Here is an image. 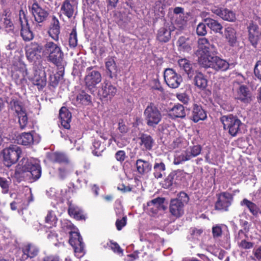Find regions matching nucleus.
I'll list each match as a JSON object with an SVG mask.
<instances>
[{
	"label": "nucleus",
	"mask_w": 261,
	"mask_h": 261,
	"mask_svg": "<svg viewBox=\"0 0 261 261\" xmlns=\"http://www.w3.org/2000/svg\"><path fill=\"white\" fill-rule=\"evenodd\" d=\"M198 57L213 56L218 54L215 46L205 38L198 39Z\"/></svg>",
	"instance_id": "nucleus-10"
},
{
	"label": "nucleus",
	"mask_w": 261,
	"mask_h": 261,
	"mask_svg": "<svg viewBox=\"0 0 261 261\" xmlns=\"http://www.w3.org/2000/svg\"><path fill=\"white\" fill-rule=\"evenodd\" d=\"M165 198L158 197L148 202L147 205L150 207V209L154 213H156L159 210H164L165 206L164 202Z\"/></svg>",
	"instance_id": "nucleus-29"
},
{
	"label": "nucleus",
	"mask_w": 261,
	"mask_h": 261,
	"mask_svg": "<svg viewBox=\"0 0 261 261\" xmlns=\"http://www.w3.org/2000/svg\"><path fill=\"white\" fill-rule=\"evenodd\" d=\"M106 67L108 70L110 76L112 77V74L116 72L117 67L114 59L110 58L107 59L106 62Z\"/></svg>",
	"instance_id": "nucleus-49"
},
{
	"label": "nucleus",
	"mask_w": 261,
	"mask_h": 261,
	"mask_svg": "<svg viewBox=\"0 0 261 261\" xmlns=\"http://www.w3.org/2000/svg\"><path fill=\"white\" fill-rule=\"evenodd\" d=\"M42 56L47 61L57 66L61 65L64 53L59 44L53 41H47L42 47Z\"/></svg>",
	"instance_id": "nucleus-2"
},
{
	"label": "nucleus",
	"mask_w": 261,
	"mask_h": 261,
	"mask_svg": "<svg viewBox=\"0 0 261 261\" xmlns=\"http://www.w3.org/2000/svg\"><path fill=\"white\" fill-rule=\"evenodd\" d=\"M188 200V195L185 192H180L177 198L172 199L170 201L169 210L171 214L176 217L181 216L184 212V203Z\"/></svg>",
	"instance_id": "nucleus-8"
},
{
	"label": "nucleus",
	"mask_w": 261,
	"mask_h": 261,
	"mask_svg": "<svg viewBox=\"0 0 261 261\" xmlns=\"http://www.w3.org/2000/svg\"><path fill=\"white\" fill-rule=\"evenodd\" d=\"M146 124L150 127H155L161 121L162 115L158 108L152 103L147 106L143 113Z\"/></svg>",
	"instance_id": "nucleus-6"
},
{
	"label": "nucleus",
	"mask_w": 261,
	"mask_h": 261,
	"mask_svg": "<svg viewBox=\"0 0 261 261\" xmlns=\"http://www.w3.org/2000/svg\"><path fill=\"white\" fill-rule=\"evenodd\" d=\"M249 231V227H245L243 229H240L235 235V241L237 244L243 240L248 238V232Z\"/></svg>",
	"instance_id": "nucleus-47"
},
{
	"label": "nucleus",
	"mask_w": 261,
	"mask_h": 261,
	"mask_svg": "<svg viewBox=\"0 0 261 261\" xmlns=\"http://www.w3.org/2000/svg\"><path fill=\"white\" fill-rule=\"evenodd\" d=\"M249 39L253 45L256 44L258 39V32L254 29L249 30Z\"/></svg>",
	"instance_id": "nucleus-55"
},
{
	"label": "nucleus",
	"mask_w": 261,
	"mask_h": 261,
	"mask_svg": "<svg viewBox=\"0 0 261 261\" xmlns=\"http://www.w3.org/2000/svg\"><path fill=\"white\" fill-rule=\"evenodd\" d=\"M199 64L204 68H211L215 71H226L229 69L230 64L219 57L204 56L198 57Z\"/></svg>",
	"instance_id": "nucleus-3"
},
{
	"label": "nucleus",
	"mask_w": 261,
	"mask_h": 261,
	"mask_svg": "<svg viewBox=\"0 0 261 261\" xmlns=\"http://www.w3.org/2000/svg\"><path fill=\"white\" fill-rule=\"evenodd\" d=\"M14 28L11 12L9 10H6L3 14H0V29H5L9 32L13 31Z\"/></svg>",
	"instance_id": "nucleus-19"
},
{
	"label": "nucleus",
	"mask_w": 261,
	"mask_h": 261,
	"mask_svg": "<svg viewBox=\"0 0 261 261\" xmlns=\"http://www.w3.org/2000/svg\"><path fill=\"white\" fill-rule=\"evenodd\" d=\"M28 74L24 64L19 63L12 72V77L17 85H21L26 82V76Z\"/></svg>",
	"instance_id": "nucleus-15"
},
{
	"label": "nucleus",
	"mask_w": 261,
	"mask_h": 261,
	"mask_svg": "<svg viewBox=\"0 0 261 261\" xmlns=\"http://www.w3.org/2000/svg\"><path fill=\"white\" fill-rule=\"evenodd\" d=\"M10 180H8L4 177H0V187L2 189V192L6 194L9 190Z\"/></svg>",
	"instance_id": "nucleus-53"
},
{
	"label": "nucleus",
	"mask_w": 261,
	"mask_h": 261,
	"mask_svg": "<svg viewBox=\"0 0 261 261\" xmlns=\"http://www.w3.org/2000/svg\"><path fill=\"white\" fill-rule=\"evenodd\" d=\"M220 120L225 130L234 137L240 132V126L242 124L241 120L237 117L232 115H224L221 117Z\"/></svg>",
	"instance_id": "nucleus-7"
},
{
	"label": "nucleus",
	"mask_w": 261,
	"mask_h": 261,
	"mask_svg": "<svg viewBox=\"0 0 261 261\" xmlns=\"http://www.w3.org/2000/svg\"><path fill=\"white\" fill-rule=\"evenodd\" d=\"M178 64L180 69L183 70L191 79L193 75L194 70L190 62L186 59H181L178 60Z\"/></svg>",
	"instance_id": "nucleus-35"
},
{
	"label": "nucleus",
	"mask_w": 261,
	"mask_h": 261,
	"mask_svg": "<svg viewBox=\"0 0 261 261\" xmlns=\"http://www.w3.org/2000/svg\"><path fill=\"white\" fill-rule=\"evenodd\" d=\"M138 172L140 174H145L149 172L152 168L150 163L142 159H138L136 162Z\"/></svg>",
	"instance_id": "nucleus-31"
},
{
	"label": "nucleus",
	"mask_w": 261,
	"mask_h": 261,
	"mask_svg": "<svg viewBox=\"0 0 261 261\" xmlns=\"http://www.w3.org/2000/svg\"><path fill=\"white\" fill-rule=\"evenodd\" d=\"M172 29L167 24L161 27L158 31L156 39L161 42H167L171 39Z\"/></svg>",
	"instance_id": "nucleus-21"
},
{
	"label": "nucleus",
	"mask_w": 261,
	"mask_h": 261,
	"mask_svg": "<svg viewBox=\"0 0 261 261\" xmlns=\"http://www.w3.org/2000/svg\"><path fill=\"white\" fill-rule=\"evenodd\" d=\"M18 144L22 145H30L34 142V137L32 133H23L16 137Z\"/></svg>",
	"instance_id": "nucleus-33"
},
{
	"label": "nucleus",
	"mask_w": 261,
	"mask_h": 261,
	"mask_svg": "<svg viewBox=\"0 0 261 261\" xmlns=\"http://www.w3.org/2000/svg\"><path fill=\"white\" fill-rule=\"evenodd\" d=\"M21 250L22 252L21 258L23 260L29 258L35 257L39 252V248L35 244L31 243L24 244L21 247Z\"/></svg>",
	"instance_id": "nucleus-18"
},
{
	"label": "nucleus",
	"mask_w": 261,
	"mask_h": 261,
	"mask_svg": "<svg viewBox=\"0 0 261 261\" xmlns=\"http://www.w3.org/2000/svg\"><path fill=\"white\" fill-rule=\"evenodd\" d=\"M92 152L95 156H99L101 155L102 152L105 150L106 147L101 141L95 139L92 143Z\"/></svg>",
	"instance_id": "nucleus-41"
},
{
	"label": "nucleus",
	"mask_w": 261,
	"mask_h": 261,
	"mask_svg": "<svg viewBox=\"0 0 261 261\" xmlns=\"http://www.w3.org/2000/svg\"><path fill=\"white\" fill-rule=\"evenodd\" d=\"M178 99L184 104L188 103L189 100V97L188 95L185 93L178 94L177 95Z\"/></svg>",
	"instance_id": "nucleus-63"
},
{
	"label": "nucleus",
	"mask_w": 261,
	"mask_h": 261,
	"mask_svg": "<svg viewBox=\"0 0 261 261\" xmlns=\"http://www.w3.org/2000/svg\"><path fill=\"white\" fill-rule=\"evenodd\" d=\"M241 205L245 206L249 212L256 218L258 216L259 213H261L259 207L255 203L246 198H244L241 201Z\"/></svg>",
	"instance_id": "nucleus-28"
},
{
	"label": "nucleus",
	"mask_w": 261,
	"mask_h": 261,
	"mask_svg": "<svg viewBox=\"0 0 261 261\" xmlns=\"http://www.w3.org/2000/svg\"><path fill=\"white\" fill-rule=\"evenodd\" d=\"M48 34L49 36L56 42L59 41L60 29H49Z\"/></svg>",
	"instance_id": "nucleus-58"
},
{
	"label": "nucleus",
	"mask_w": 261,
	"mask_h": 261,
	"mask_svg": "<svg viewBox=\"0 0 261 261\" xmlns=\"http://www.w3.org/2000/svg\"><path fill=\"white\" fill-rule=\"evenodd\" d=\"M237 245L240 248L242 249H250L253 247L254 243L246 241L245 239L242 241H240L237 244Z\"/></svg>",
	"instance_id": "nucleus-54"
},
{
	"label": "nucleus",
	"mask_w": 261,
	"mask_h": 261,
	"mask_svg": "<svg viewBox=\"0 0 261 261\" xmlns=\"http://www.w3.org/2000/svg\"><path fill=\"white\" fill-rule=\"evenodd\" d=\"M19 15V22L21 26L20 35L24 41H30L33 39L34 36L29 26L28 21L24 12L23 11H20Z\"/></svg>",
	"instance_id": "nucleus-14"
},
{
	"label": "nucleus",
	"mask_w": 261,
	"mask_h": 261,
	"mask_svg": "<svg viewBox=\"0 0 261 261\" xmlns=\"http://www.w3.org/2000/svg\"><path fill=\"white\" fill-rule=\"evenodd\" d=\"M224 35L230 46H234L237 42L236 32L231 27L225 29Z\"/></svg>",
	"instance_id": "nucleus-38"
},
{
	"label": "nucleus",
	"mask_w": 261,
	"mask_h": 261,
	"mask_svg": "<svg viewBox=\"0 0 261 261\" xmlns=\"http://www.w3.org/2000/svg\"><path fill=\"white\" fill-rule=\"evenodd\" d=\"M126 216L123 217L121 219H117L115 225L118 230H121L126 224Z\"/></svg>",
	"instance_id": "nucleus-59"
},
{
	"label": "nucleus",
	"mask_w": 261,
	"mask_h": 261,
	"mask_svg": "<svg viewBox=\"0 0 261 261\" xmlns=\"http://www.w3.org/2000/svg\"><path fill=\"white\" fill-rule=\"evenodd\" d=\"M30 9L35 20L38 23L43 22L47 19L48 16V12L42 8L36 2H34L30 7Z\"/></svg>",
	"instance_id": "nucleus-17"
},
{
	"label": "nucleus",
	"mask_w": 261,
	"mask_h": 261,
	"mask_svg": "<svg viewBox=\"0 0 261 261\" xmlns=\"http://www.w3.org/2000/svg\"><path fill=\"white\" fill-rule=\"evenodd\" d=\"M180 172L179 170H175L171 172L167 177L164 180V188H169L173 184L176 185L177 181V174L178 173Z\"/></svg>",
	"instance_id": "nucleus-40"
},
{
	"label": "nucleus",
	"mask_w": 261,
	"mask_h": 261,
	"mask_svg": "<svg viewBox=\"0 0 261 261\" xmlns=\"http://www.w3.org/2000/svg\"><path fill=\"white\" fill-rule=\"evenodd\" d=\"M204 21L207 27L214 32L222 34L223 27L218 21L211 18H206L204 19Z\"/></svg>",
	"instance_id": "nucleus-36"
},
{
	"label": "nucleus",
	"mask_w": 261,
	"mask_h": 261,
	"mask_svg": "<svg viewBox=\"0 0 261 261\" xmlns=\"http://www.w3.org/2000/svg\"><path fill=\"white\" fill-rule=\"evenodd\" d=\"M57 221V218L52 211H49L45 218V222L50 225H54Z\"/></svg>",
	"instance_id": "nucleus-51"
},
{
	"label": "nucleus",
	"mask_w": 261,
	"mask_h": 261,
	"mask_svg": "<svg viewBox=\"0 0 261 261\" xmlns=\"http://www.w3.org/2000/svg\"><path fill=\"white\" fill-rule=\"evenodd\" d=\"M73 102L76 106H88L92 103L91 96L84 90H80L73 100Z\"/></svg>",
	"instance_id": "nucleus-24"
},
{
	"label": "nucleus",
	"mask_w": 261,
	"mask_h": 261,
	"mask_svg": "<svg viewBox=\"0 0 261 261\" xmlns=\"http://www.w3.org/2000/svg\"><path fill=\"white\" fill-rule=\"evenodd\" d=\"M117 91L116 87L110 81L105 80L101 84L98 90V94L104 98L111 99L116 94Z\"/></svg>",
	"instance_id": "nucleus-12"
},
{
	"label": "nucleus",
	"mask_w": 261,
	"mask_h": 261,
	"mask_svg": "<svg viewBox=\"0 0 261 261\" xmlns=\"http://www.w3.org/2000/svg\"><path fill=\"white\" fill-rule=\"evenodd\" d=\"M115 156L117 161L120 162H123L126 158V153L123 150H119L116 152Z\"/></svg>",
	"instance_id": "nucleus-61"
},
{
	"label": "nucleus",
	"mask_w": 261,
	"mask_h": 261,
	"mask_svg": "<svg viewBox=\"0 0 261 261\" xmlns=\"http://www.w3.org/2000/svg\"><path fill=\"white\" fill-rule=\"evenodd\" d=\"M233 199L231 194L222 192L220 195L215 203V208L217 210L227 211Z\"/></svg>",
	"instance_id": "nucleus-16"
},
{
	"label": "nucleus",
	"mask_w": 261,
	"mask_h": 261,
	"mask_svg": "<svg viewBox=\"0 0 261 261\" xmlns=\"http://www.w3.org/2000/svg\"><path fill=\"white\" fill-rule=\"evenodd\" d=\"M166 167L163 162L155 163L154 165V176L156 178H161L165 175Z\"/></svg>",
	"instance_id": "nucleus-42"
},
{
	"label": "nucleus",
	"mask_w": 261,
	"mask_h": 261,
	"mask_svg": "<svg viewBox=\"0 0 261 261\" xmlns=\"http://www.w3.org/2000/svg\"><path fill=\"white\" fill-rule=\"evenodd\" d=\"M59 119L62 126L66 128L69 129L70 122L71 119V113L65 107H62L59 111Z\"/></svg>",
	"instance_id": "nucleus-23"
},
{
	"label": "nucleus",
	"mask_w": 261,
	"mask_h": 261,
	"mask_svg": "<svg viewBox=\"0 0 261 261\" xmlns=\"http://www.w3.org/2000/svg\"><path fill=\"white\" fill-rule=\"evenodd\" d=\"M227 229V227L224 224H216L212 227V234L214 238L221 237L223 231Z\"/></svg>",
	"instance_id": "nucleus-45"
},
{
	"label": "nucleus",
	"mask_w": 261,
	"mask_h": 261,
	"mask_svg": "<svg viewBox=\"0 0 261 261\" xmlns=\"http://www.w3.org/2000/svg\"><path fill=\"white\" fill-rule=\"evenodd\" d=\"M201 151V147L200 145H197L192 147L188 148L185 151L188 155L189 156L190 160L199 155Z\"/></svg>",
	"instance_id": "nucleus-48"
},
{
	"label": "nucleus",
	"mask_w": 261,
	"mask_h": 261,
	"mask_svg": "<svg viewBox=\"0 0 261 261\" xmlns=\"http://www.w3.org/2000/svg\"><path fill=\"white\" fill-rule=\"evenodd\" d=\"M164 78L166 84L173 89L178 88L182 81L181 76L172 68H167L164 70Z\"/></svg>",
	"instance_id": "nucleus-11"
},
{
	"label": "nucleus",
	"mask_w": 261,
	"mask_h": 261,
	"mask_svg": "<svg viewBox=\"0 0 261 261\" xmlns=\"http://www.w3.org/2000/svg\"><path fill=\"white\" fill-rule=\"evenodd\" d=\"M220 17L226 21L233 22L236 19V14L228 9H223Z\"/></svg>",
	"instance_id": "nucleus-44"
},
{
	"label": "nucleus",
	"mask_w": 261,
	"mask_h": 261,
	"mask_svg": "<svg viewBox=\"0 0 261 261\" xmlns=\"http://www.w3.org/2000/svg\"><path fill=\"white\" fill-rule=\"evenodd\" d=\"M255 257L259 261H261V246L257 249H254L253 251Z\"/></svg>",
	"instance_id": "nucleus-64"
},
{
	"label": "nucleus",
	"mask_w": 261,
	"mask_h": 261,
	"mask_svg": "<svg viewBox=\"0 0 261 261\" xmlns=\"http://www.w3.org/2000/svg\"><path fill=\"white\" fill-rule=\"evenodd\" d=\"M72 170L71 164H67L65 166L58 168V174L61 179H64L67 175Z\"/></svg>",
	"instance_id": "nucleus-46"
},
{
	"label": "nucleus",
	"mask_w": 261,
	"mask_h": 261,
	"mask_svg": "<svg viewBox=\"0 0 261 261\" xmlns=\"http://www.w3.org/2000/svg\"><path fill=\"white\" fill-rule=\"evenodd\" d=\"M42 50V48L37 43H33L29 46L27 51L26 55L28 59L31 61H34L38 54Z\"/></svg>",
	"instance_id": "nucleus-32"
},
{
	"label": "nucleus",
	"mask_w": 261,
	"mask_h": 261,
	"mask_svg": "<svg viewBox=\"0 0 261 261\" xmlns=\"http://www.w3.org/2000/svg\"><path fill=\"white\" fill-rule=\"evenodd\" d=\"M49 159L53 162L65 164V165L70 164V160L67 156L62 152H53L49 155Z\"/></svg>",
	"instance_id": "nucleus-34"
},
{
	"label": "nucleus",
	"mask_w": 261,
	"mask_h": 261,
	"mask_svg": "<svg viewBox=\"0 0 261 261\" xmlns=\"http://www.w3.org/2000/svg\"><path fill=\"white\" fill-rule=\"evenodd\" d=\"M77 6V0H64L61 7V15L71 18L76 14Z\"/></svg>",
	"instance_id": "nucleus-13"
},
{
	"label": "nucleus",
	"mask_w": 261,
	"mask_h": 261,
	"mask_svg": "<svg viewBox=\"0 0 261 261\" xmlns=\"http://www.w3.org/2000/svg\"><path fill=\"white\" fill-rule=\"evenodd\" d=\"M206 118V114L201 106L194 105L192 111V120L195 122L199 120H204Z\"/></svg>",
	"instance_id": "nucleus-30"
},
{
	"label": "nucleus",
	"mask_w": 261,
	"mask_h": 261,
	"mask_svg": "<svg viewBox=\"0 0 261 261\" xmlns=\"http://www.w3.org/2000/svg\"><path fill=\"white\" fill-rule=\"evenodd\" d=\"M186 115L184 107L179 104L175 105L169 112V115L174 118H184Z\"/></svg>",
	"instance_id": "nucleus-37"
},
{
	"label": "nucleus",
	"mask_w": 261,
	"mask_h": 261,
	"mask_svg": "<svg viewBox=\"0 0 261 261\" xmlns=\"http://www.w3.org/2000/svg\"><path fill=\"white\" fill-rule=\"evenodd\" d=\"M69 233V243L74 248L75 255L80 258L84 254V243L82 238L77 231H71Z\"/></svg>",
	"instance_id": "nucleus-9"
},
{
	"label": "nucleus",
	"mask_w": 261,
	"mask_h": 261,
	"mask_svg": "<svg viewBox=\"0 0 261 261\" xmlns=\"http://www.w3.org/2000/svg\"><path fill=\"white\" fill-rule=\"evenodd\" d=\"M139 139L140 140V145L143 149L150 150L152 149L154 144V140L150 135L142 134L139 137Z\"/></svg>",
	"instance_id": "nucleus-27"
},
{
	"label": "nucleus",
	"mask_w": 261,
	"mask_h": 261,
	"mask_svg": "<svg viewBox=\"0 0 261 261\" xmlns=\"http://www.w3.org/2000/svg\"><path fill=\"white\" fill-rule=\"evenodd\" d=\"M22 153L21 149L16 145H10L9 147L3 149L0 155L4 165L10 167L16 163Z\"/></svg>",
	"instance_id": "nucleus-4"
},
{
	"label": "nucleus",
	"mask_w": 261,
	"mask_h": 261,
	"mask_svg": "<svg viewBox=\"0 0 261 261\" xmlns=\"http://www.w3.org/2000/svg\"><path fill=\"white\" fill-rule=\"evenodd\" d=\"M77 44V33L75 28L72 30L69 38V45L70 47H75Z\"/></svg>",
	"instance_id": "nucleus-50"
},
{
	"label": "nucleus",
	"mask_w": 261,
	"mask_h": 261,
	"mask_svg": "<svg viewBox=\"0 0 261 261\" xmlns=\"http://www.w3.org/2000/svg\"><path fill=\"white\" fill-rule=\"evenodd\" d=\"M195 85L198 88L204 89L207 85V81L205 76L201 72H197L194 76Z\"/></svg>",
	"instance_id": "nucleus-39"
},
{
	"label": "nucleus",
	"mask_w": 261,
	"mask_h": 261,
	"mask_svg": "<svg viewBox=\"0 0 261 261\" xmlns=\"http://www.w3.org/2000/svg\"><path fill=\"white\" fill-rule=\"evenodd\" d=\"M179 49L182 51H189L191 48L189 44V40L185 37H180L177 42Z\"/></svg>",
	"instance_id": "nucleus-43"
},
{
	"label": "nucleus",
	"mask_w": 261,
	"mask_h": 261,
	"mask_svg": "<svg viewBox=\"0 0 261 261\" xmlns=\"http://www.w3.org/2000/svg\"><path fill=\"white\" fill-rule=\"evenodd\" d=\"M33 85L36 86L39 90H42L46 85V73L44 70L38 71L35 70L34 76L30 78Z\"/></svg>",
	"instance_id": "nucleus-20"
},
{
	"label": "nucleus",
	"mask_w": 261,
	"mask_h": 261,
	"mask_svg": "<svg viewBox=\"0 0 261 261\" xmlns=\"http://www.w3.org/2000/svg\"><path fill=\"white\" fill-rule=\"evenodd\" d=\"M49 29H60L59 21L54 16L52 18L51 22Z\"/></svg>",
	"instance_id": "nucleus-62"
},
{
	"label": "nucleus",
	"mask_w": 261,
	"mask_h": 261,
	"mask_svg": "<svg viewBox=\"0 0 261 261\" xmlns=\"http://www.w3.org/2000/svg\"><path fill=\"white\" fill-rule=\"evenodd\" d=\"M255 76L261 81V61H258L254 69Z\"/></svg>",
	"instance_id": "nucleus-60"
},
{
	"label": "nucleus",
	"mask_w": 261,
	"mask_h": 261,
	"mask_svg": "<svg viewBox=\"0 0 261 261\" xmlns=\"http://www.w3.org/2000/svg\"><path fill=\"white\" fill-rule=\"evenodd\" d=\"M68 212L69 215L77 220H85L86 215L83 210L80 207L74 204L70 203L69 204Z\"/></svg>",
	"instance_id": "nucleus-25"
},
{
	"label": "nucleus",
	"mask_w": 261,
	"mask_h": 261,
	"mask_svg": "<svg viewBox=\"0 0 261 261\" xmlns=\"http://www.w3.org/2000/svg\"><path fill=\"white\" fill-rule=\"evenodd\" d=\"M109 246L114 252L120 255H123V250L117 243H114L111 241Z\"/></svg>",
	"instance_id": "nucleus-57"
},
{
	"label": "nucleus",
	"mask_w": 261,
	"mask_h": 261,
	"mask_svg": "<svg viewBox=\"0 0 261 261\" xmlns=\"http://www.w3.org/2000/svg\"><path fill=\"white\" fill-rule=\"evenodd\" d=\"M101 80V74L96 69L95 67L90 66L87 68L84 81L86 87L91 92L94 91L96 85L99 84Z\"/></svg>",
	"instance_id": "nucleus-5"
},
{
	"label": "nucleus",
	"mask_w": 261,
	"mask_h": 261,
	"mask_svg": "<svg viewBox=\"0 0 261 261\" xmlns=\"http://www.w3.org/2000/svg\"><path fill=\"white\" fill-rule=\"evenodd\" d=\"M236 98L245 103H248L252 100V94L247 86L242 85L238 90Z\"/></svg>",
	"instance_id": "nucleus-22"
},
{
	"label": "nucleus",
	"mask_w": 261,
	"mask_h": 261,
	"mask_svg": "<svg viewBox=\"0 0 261 261\" xmlns=\"http://www.w3.org/2000/svg\"><path fill=\"white\" fill-rule=\"evenodd\" d=\"M190 160L189 156L187 155L186 151L181 154L176 155L175 156L173 163L175 165H178L183 162Z\"/></svg>",
	"instance_id": "nucleus-52"
},
{
	"label": "nucleus",
	"mask_w": 261,
	"mask_h": 261,
	"mask_svg": "<svg viewBox=\"0 0 261 261\" xmlns=\"http://www.w3.org/2000/svg\"><path fill=\"white\" fill-rule=\"evenodd\" d=\"M205 23H200L197 27L196 33L198 36H204L207 33Z\"/></svg>",
	"instance_id": "nucleus-56"
},
{
	"label": "nucleus",
	"mask_w": 261,
	"mask_h": 261,
	"mask_svg": "<svg viewBox=\"0 0 261 261\" xmlns=\"http://www.w3.org/2000/svg\"><path fill=\"white\" fill-rule=\"evenodd\" d=\"M15 172L19 174L26 172L27 176L31 177L36 180L41 176V169L40 165L35 160L23 157L19 161Z\"/></svg>",
	"instance_id": "nucleus-1"
},
{
	"label": "nucleus",
	"mask_w": 261,
	"mask_h": 261,
	"mask_svg": "<svg viewBox=\"0 0 261 261\" xmlns=\"http://www.w3.org/2000/svg\"><path fill=\"white\" fill-rule=\"evenodd\" d=\"M15 110L18 116V122L21 129L27 126L28 122V116L25 110L19 105H15Z\"/></svg>",
	"instance_id": "nucleus-26"
}]
</instances>
